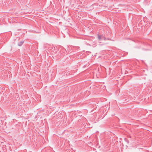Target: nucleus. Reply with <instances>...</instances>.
Listing matches in <instances>:
<instances>
[{"label": "nucleus", "mask_w": 152, "mask_h": 152, "mask_svg": "<svg viewBox=\"0 0 152 152\" xmlns=\"http://www.w3.org/2000/svg\"><path fill=\"white\" fill-rule=\"evenodd\" d=\"M95 138H96V143H96V147L97 148L98 145V141H97V138L96 137H96H95Z\"/></svg>", "instance_id": "3"}, {"label": "nucleus", "mask_w": 152, "mask_h": 152, "mask_svg": "<svg viewBox=\"0 0 152 152\" xmlns=\"http://www.w3.org/2000/svg\"><path fill=\"white\" fill-rule=\"evenodd\" d=\"M63 52H64H64H65V51H66V50H65V49H63Z\"/></svg>", "instance_id": "4"}, {"label": "nucleus", "mask_w": 152, "mask_h": 152, "mask_svg": "<svg viewBox=\"0 0 152 152\" xmlns=\"http://www.w3.org/2000/svg\"><path fill=\"white\" fill-rule=\"evenodd\" d=\"M23 42V41H20L18 43V45L19 46H21L22 45Z\"/></svg>", "instance_id": "2"}, {"label": "nucleus", "mask_w": 152, "mask_h": 152, "mask_svg": "<svg viewBox=\"0 0 152 152\" xmlns=\"http://www.w3.org/2000/svg\"><path fill=\"white\" fill-rule=\"evenodd\" d=\"M100 147V146H99L98 147V148H99Z\"/></svg>", "instance_id": "6"}, {"label": "nucleus", "mask_w": 152, "mask_h": 152, "mask_svg": "<svg viewBox=\"0 0 152 152\" xmlns=\"http://www.w3.org/2000/svg\"><path fill=\"white\" fill-rule=\"evenodd\" d=\"M64 56V54H62V56Z\"/></svg>", "instance_id": "5"}, {"label": "nucleus", "mask_w": 152, "mask_h": 152, "mask_svg": "<svg viewBox=\"0 0 152 152\" xmlns=\"http://www.w3.org/2000/svg\"><path fill=\"white\" fill-rule=\"evenodd\" d=\"M98 41H99V42L101 43V41L103 40H105L106 39L103 36L98 34Z\"/></svg>", "instance_id": "1"}]
</instances>
